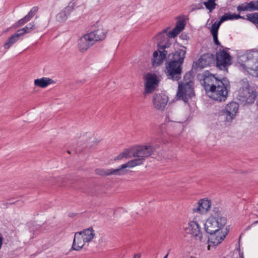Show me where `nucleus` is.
Here are the masks:
<instances>
[{
	"label": "nucleus",
	"instance_id": "nucleus-53",
	"mask_svg": "<svg viewBox=\"0 0 258 258\" xmlns=\"http://www.w3.org/2000/svg\"><path fill=\"white\" fill-rule=\"evenodd\" d=\"M190 258H196V257H193V256H191V257H190Z\"/></svg>",
	"mask_w": 258,
	"mask_h": 258
},
{
	"label": "nucleus",
	"instance_id": "nucleus-17",
	"mask_svg": "<svg viewBox=\"0 0 258 258\" xmlns=\"http://www.w3.org/2000/svg\"><path fill=\"white\" fill-rule=\"evenodd\" d=\"M225 236L226 235L222 231H218L216 234L211 235L208 240L209 243L208 249L210 250L211 246H215L221 243L224 239Z\"/></svg>",
	"mask_w": 258,
	"mask_h": 258
},
{
	"label": "nucleus",
	"instance_id": "nucleus-5",
	"mask_svg": "<svg viewBox=\"0 0 258 258\" xmlns=\"http://www.w3.org/2000/svg\"><path fill=\"white\" fill-rule=\"evenodd\" d=\"M215 89L210 90V97L214 100L222 102L225 101L227 97L228 88L230 87L229 81L226 78H222L221 81L217 82Z\"/></svg>",
	"mask_w": 258,
	"mask_h": 258
},
{
	"label": "nucleus",
	"instance_id": "nucleus-37",
	"mask_svg": "<svg viewBox=\"0 0 258 258\" xmlns=\"http://www.w3.org/2000/svg\"><path fill=\"white\" fill-rule=\"evenodd\" d=\"M133 151L132 149H126L123 152H122V155L123 156V158H130L133 157L132 156L130 155V154L131 153L132 154V152Z\"/></svg>",
	"mask_w": 258,
	"mask_h": 258
},
{
	"label": "nucleus",
	"instance_id": "nucleus-6",
	"mask_svg": "<svg viewBox=\"0 0 258 258\" xmlns=\"http://www.w3.org/2000/svg\"><path fill=\"white\" fill-rule=\"evenodd\" d=\"M158 51H155L153 53V64L159 66L161 64L163 60L166 58L168 51L166 48L170 47V44L168 42H165L163 38L157 39Z\"/></svg>",
	"mask_w": 258,
	"mask_h": 258
},
{
	"label": "nucleus",
	"instance_id": "nucleus-23",
	"mask_svg": "<svg viewBox=\"0 0 258 258\" xmlns=\"http://www.w3.org/2000/svg\"><path fill=\"white\" fill-rule=\"evenodd\" d=\"M257 53L253 51H249L243 55L242 57L245 59L246 66L248 62L251 64L257 63V58L255 55Z\"/></svg>",
	"mask_w": 258,
	"mask_h": 258
},
{
	"label": "nucleus",
	"instance_id": "nucleus-42",
	"mask_svg": "<svg viewBox=\"0 0 258 258\" xmlns=\"http://www.w3.org/2000/svg\"><path fill=\"white\" fill-rule=\"evenodd\" d=\"M3 237L2 234L0 233V249L2 248L3 245Z\"/></svg>",
	"mask_w": 258,
	"mask_h": 258
},
{
	"label": "nucleus",
	"instance_id": "nucleus-44",
	"mask_svg": "<svg viewBox=\"0 0 258 258\" xmlns=\"http://www.w3.org/2000/svg\"><path fill=\"white\" fill-rule=\"evenodd\" d=\"M122 158H123V156L122 155V153H121L120 154H119L116 157V158L115 159V160H120V159H122Z\"/></svg>",
	"mask_w": 258,
	"mask_h": 258
},
{
	"label": "nucleus",
	"instance_id": "nucleus-4",
	"mask_svg": "<svg viewBox=\"0 0 258 258\" xmlns=\"http://www.w3.org/2000/svg\"><path fill=\"white\" fill-rule=\"evenodd\" d=\"M194 82L191 80L190 75L186 74L182 82L179 83L176 96L177 99L187 102L189 99L195 96Z\"/></svg>",
	"mask_w": 258,
	"mask_h": 258
},
{
	"label": "nucleus",
	"instance_id": "nucleus-45",
	"mask_svg": "<svg viewBox=\"0 0 258 258\" xmlns=\"http://www.w3.org/2000/svg\"><path fill=\"white\" fill-rule=\"evenodd\" d=\"M23 18L27 23L31 20V19L28 16H27V15H26Z\"/></svg>",
	"mask_w": 258,
	"mask_h": 258
},
{
	"label": "nucleus",
	"instance_id": "nucleus-54",
	"mask_svg": "<svg viewBox=\"0 0 258 258\" xmlns=\"http://www.w3.org/2000/svg\"><path fill=\"white\" fill-rule=\"evenodd\" d=\"M257 105H258V101L257 102Z\"/></svg>",
	"mask_w": 258,
	"mask_h": 258
},
{
	"label": "nucleus",
	"instance_id": "nucleus-11",
	"mask_svg": "<svg viewBox=\"0 0 258 258\" xmlns=\"http://www.w3.org/2000/svg\"><path fill=\"white\" fill-rule=\"evenodd\" d=\"M169 101L168 96L164 93H155L152 98L154 107L157 110L163 111Z\"/></svg>",
	"mask_w": 258,
	"mask_h": 258
},
{
	"label": "nucleus",
	"instance_id": "nucleus-21",
	"mask_svg": "<svg viewBox=\"0 0 258 258\" xmlns=\"http://www.w3.org/2000/svg\"><path fill=\"white\" fill-rule=\"evenodd\" d=\"M78 233L82 237V238L86 242H90L95 236L94 230L92 227H89L83 231L78 232Z\"/></svg>",
	"mask_w": 258,
	"mask_h": 258
},
{
	"label": "nucleus",
	"instance_id": "nucleus-33",
	"mask_svg": "<svg viewBox=\"0 0 258 258\" xmlns=\"http://www.w3.org/2000/svg\"><path fill=\"white\" fill-rule=\"evenodd\" d=\"M247 3L245 2L243 4H240V5L237 7V11L238 13H240L242 12L245 11H249V9L248 8L247 5H246Z\"/></svg>",
	"mask_w": 258,
	"mask_h": 258
},
{
	"label": "nucleus",
	"instance_id": "nucleus-3",
	"mask_svg": "<svg viewBox=\"0 0 258 258\" xmlns=\"http://www.w3.org/2000/svg\"><path fill=\"white\" fill-rule=\"evenodd\" d=\"M154 150L155 149L153 147L148 145L140 146L133 149L132 155L135 159L122 164V168H131L143 164L145 159L150 157L153 153Z\"/></svg>",
	"mask_w": 258,
	"mask_h": 258
},
{
	"label": "nucleus",
	"instance_id": "nucleus-20",
	"mask_svg": "<svg viewBox=\"0 0 258 258\" xmlns=\"http://www.w3.org/2000/svg\"><path fill=\"white\" fill-rule=\"evenodd\" d=\"M85 242H86L77 232L75 234L72 249L74 250L79 251L83 248Z\"/></svg>",
	"mask_w": 258,
	"mask_h": 258
},
{
	"label": "nucleus",
	"instance_id": "nucleus-2",
	"mask_svg": "<svg viewBox=\"0 0 258 258\" xmlns=\"http://www.w3.org/2000/svg\"><path fill=\"white\" fill-rule=\"evenodd\" d=\"M226 222V218L222 216V210L214 207L211 216L205 224V230L210 235L216 234L223 228Z\"/></svg>",
	"mask_w": 258,
	"mask_h": 258
},
{
	"label": "nucleus",
	"instance_id": "nucleus-19",
	"mask_svg": "<svg viewBox=\"0 0 258 258\" xmlns=\"http://www.w3.org/2000/svg\"><path fill=\"white\" fill-rule=\"evenodd\" d=\"M107 31L106 30L102 28H98L97 30L92 31L88 33L89 35L92 39H93V41L95 43L97 41H102L106 37Z\"/></svg>",
	"mask_w": 258,
	"mask_h": 258
},
{
	"label": "nucleus",
	"instance_id": "nucleus-51",
	"mask_svg": "<svg viewBox=\"0 0 258 258\" xmlns=\"http://www.w3.org/2000/svg\"><path fill=\"white\" fill-rule=\"evenodd\" d=\"M168 255V253H167L165 256H164V257L163 258H167Z\"/></svg>",
	"mask_w": 258,
	"mask_h": 258
},
{
	"label": "nucleus",
	"instance_id": "nucleus-39",
	"mask_svg": "<svg viewBox=\"0 0 258 258\" xmlns=\"http://www.w3.org/2000/svg\"><path fill=\"white\" fill-rule=\"evenodd\" d=\"M26 34V33H24L23 29H20L18 30L16 33H15V35H16L19 38L20 36H23Z\"/></svg>",
	"mask_w": 258,
	"mask_h": 258
},
{
	"label": "nucleus",
	"instance_id": "nucleus-46",
	"mask_svg": "<svg viewBox=\"0 0 258 258\" xmlns=\"http://www.w3.org/2000/svg\"><path fill=\"white\" fill-rule=\"evenodd\" d=\"M255 10L258 11V1H255Z\"/></svg>",
	"mask_w": 258,
	"mask_h": 258
},
{
	"label": "nucleus",
	"instance_id": "nucleus-40",
	"mask_svg": "<svg viewBox=\"0 0 258 258\" xmlns=\"http://www.w3.org/2000/svg\"><path fill=\"white\" fill-rule=\"evenodd\" d=\"M213 37V40L215 43V44L218 46H221L220 42L219 41L218 39V34H214L212 35Z\"/></svg>",
	"mask_w": 258,
	"mask_h": 258
},
{
	"label": "nucleus",
	"instance_id": "nucleus-15",
	"mask_svg": "<svg viewBox=\"0 0 258 258\" xmlns=\"http://www.w3.org/2000/svg\"><path fill=\"white\" fill-rule=\"evenodd\" d=\"M122 165H120L117 169H96L95 171L96 174L102 176H106L111 175H121L125 173L124 170L125 168H122Z\"/></svg>",
	"mask_w": 258,
	"mask_h": 258
},
{
	"label": "nucleus",
	"instance_id": "nucleus-8",
	"mask_svg": "<svg viewBox=\"0 0 258 258\" xmlns=\"http://www.w3.org/2000/svg\"><path fill=\"white\" fill-rule=\"evenodd\" d=\"M239 99L247 103L251 104L254 102L256 98V92L250 88L248 82H243L242 86L238 91Z\"/></svg>",
	"mask_w": 258,
	"mask_h": 258
},
{
	"label": "nucleus",
	"instance_id": "nucleus-14",
	"mask_svg": "<svg viewBox=\"0 0 258 258\" xmlns=\"http://www.w3.org/2000/svg\"><path fill=\"white\" fill-rule=\"evenodd\" d=\"M94 44L93 39L91 38L88 33L84 35L78 41V48L82 52L86 51Z\"/></svg>",
	"mask_w": 258,
	"mask_h": 258
},
{
	"label": "nucleus",
	"instance_id": "nucleus-38",
	"mask_svg": "<svg viewBox=\"0 0 258 258\" xmlns=\"http://www.w3.org/2000/svg\"><path fill=\"white\" fill-rule=\"evenodd\" d=\"M246 5L248 6L249 12L256 11L254 1H250L249 3H247Z\"/></svg>",
	"mask_w": 258,
	"mask_h": 258
},
{
	"label": "nucleus",
	"instance_id": "nucleus-27",
	"mask_svg": "<svg viewBox=\"0 0 258 258\" xmlns=\"http://www.w3.org/2000/svg\"><path fill=\"white\" fill-rule=\"evenodd\" d=\"M246 20L249 21L258 28V13L255 12L253 13L248 14L246 15Z\"/></svg>",
	"mask_w": 258,
	"mask_h": 258
},
{
	"label": "nucleus",
	"instance_id": "nucleus-43",
	"mask_svg": "<svg viewBox=\"0 0 258 258\" xmlns=\"http://www.w3.org/2000/svg\"><path fill=\"white\" fill-rule=\"evenodd\" d=\"M122 158H123V156L122 155V153H121L120 154H119L116 157V158L115 159V160H120V159H122Z\"/></svg>",
	"mask_w": 258,
	"mask_h": 258
},
{
	"label": "nucleus",
	"instance_id": "nucleus-52",
	"mask_svg": "<svg viewBox=\"0 0 258 258\" xmlns=\"http://www.w3.org/2000/svg\"><path fill=\"white\" fill-rule=\"evenodd\" d=\"M68 153L70 154V151H68Z\"/></svg>",
	"mask_w": 258,
	"mask_h": 258
},
{
	"label": "nucleus",
	"instance_id": "nucleus-48",
	"mask_svg": "<svg viewBox=\"0 0 258 258\" xmlns=\"http://www.w3.org/2000/svg\"><path fill=\"white\" fill-rule=\"evenodd\" d=\"M239 258H244L243 252L239 253Z\"/></svg>",
	"mask_w": 258,
	"mask_h": 258
},
{
	"label": "nucleus",
	"instance_id": "nucleus-26",
	"mask_svg": "<svg viewBox=\"0 0 258 258\" xmlns=\"http://www.w3.org/2000/svg\"><path fill=\"white\" fill-rule=\"evenodd\" d=\"M220 114L224 117V120L226 122H231L235 118L236 115H234L233 114L229 111H227L225 109L222 110Z\"/></svg>",
	"mask_w": 258,
	"mask_h": 258
},
{
	"label": "nucleus",
	"instance_id": "nucleus-9",
	"mask_svg": "<svg viewBox=\"0 0 258 258\" xmlns=\"http://www.w3.org/2000/svg\"><path fill=\"white\" fill-rule=\"evenodd\" d=\"M185 27L184 21L182 20H178L176 23L175 27L171 31L167 32V29L163 30L162 32L158 33L156 36V39H159L163 38L165 42H168L169 38H174L177 36L180 32L184 29Z\"/></svg>",
	"mask_w": 258,
	"mask_h": 258
},
{
	"label": "nucleus",
	"instance_id": "nucleus-50",
	"mask_svg": "<svg viewBox=\"0 0 258 258\" xmlns=\"http://www.w3.org/2000/svg\"><path fill=\"white\" fill-rule=\"evenodd\" d=\"M258 224V221H255L253 222V224Z\"/></svg>",
	"mask_w": 258,
	"mask_h": 258
},
{
	"label": "nucleus",
	"instance_id": "nucleus-24",
	"mask_svg": "<svg viewBox=\"0 0 258 258\" xmlns=\"http://www.w3.org/2000/svg\"><path fill=\"white\" fill-rule=\"evenodd\" d=\"M244 16H241L239 14H231L230 13H225L220 18V22H223L229 20H237L238 19H246Z\"/></svg>",
	"mask_w": 258,
	"mask_h": 258
},
{
	"label": "nucleus",
	"instance_id": "nucleus-13",
	"mask_svg": "<svg viewBox=\"0 0 258 258\" xmlns=\"http://www.w3.org/2000/svg\"><path fill=\"white\" fill-rule=\"evenodd\" d=\"M159 81L155 74L148 73L146 77L145 92L144 94L153 92L158 86Z\"/></svg>",
	"mask_w": 258,
	"mask_h": 258
},
{
	"label": "nucleus",
	"instance_id": "nucleus-25",
	"mask_svg": "<svg viewBox=\"0 0 258 258\" xmlns=\"http://www.w3.org/2000/svg\"><path fill=\"white\" fill-rule=\"evenodd\" d=\"M239 108V104L236 102H231L228 104L225 107L224 109L227 111L232 113L234 115H236Z\"/></svg>",
	"mask_w": 258,
	"mask_h": 258
},
{
	"label": "nucleus",
	"instance_id": "nucleus-47",
	"mask_svg": "<svg viewBox=\"0 0 258 258\" xmlns=\"http://www.w3.org/2000/svg\"><path fill=\"white\" fill-rule=\"evenodd\" d=\"M14 203H15L14 202H13V203H5L4 204V205L6 206V207H8V205H12V204H13Z\"/></svg>",
	"mask_w": 258,
	"mask_h": 258
},
{
	"label": "nucleus",
	"instance_id": "nucleus-28",
	"mask_svg": "<svg viewBox=\"0 0 258 258\" xmlns=\"http://www.w3.org/2000/svg\"><path fill=\"white\" fill-rule=\"evenodd\" d=\"M19 38L15 35V34H13L11 36L8 40L4 43V47L5 49H8L10 48V47L15 43Z\"/></svg>",
	"mask_w": 258,
	"mask_h": 258
},
{
	"label": "nucleus",
	"instance_id": "nucleus-22",
	"mask_svg": "<svg viewBox=\"0 0 258 258\" xmlns=\"http://www.w3.org/2000/svg\"><path fill=\"white\" fill-rule=\"evenodd\" d=\"M55 82L52 79L43 77L41 79H37L35 80L34 84L35 85L44 88L48 86L49 85L54 84Z\"/></svg>",
	"mask_w": 258,
	"mask_h": 258
},
{
	"label": "nucleus",
	"instance_id": "nucleus-30",
	"mask_svg": "<svg viewBox=\"0 0 258 258\" xmlns=\"http://www.w3.org/2000/svg\"><path fill=\"white\" fill-rule=\"evenodd\" d=\"M24 33L26 34L31 32L33 30L36 29V26L34 22L30 23L28 25L26 26L23 28Z\"/></svg>",
	"mask_w": 258,
	"mask_h": 258
},
{
	"label": "nucleus",
	"instance_id": "nucleus-32",
	"mask_svg": "<svg viewBox=\"0 0 258 258\" xmlns=\"http://www.w3.org/2000/svg\"><path fill=\"white\" fill-rule=\"evenodd\" d=\"M222 22H220V20L218 22H215L212 24L211 29V32L212 35L218 34V29L221 24Z\"/></svg>",
	"mask_w": 258,
	"mask_h": 258
},
{
	"label": "nucleus",
	"instance_id": "nucleus-10",
	"mask_svg": "<svg viewBox=\"0 0 258 258\" xmlns=\"http://www.w3.org/2000/svg\"><path fill=\"white\" fill-rule=\"evenodd\" d=\"M203 82L202 84L206 91L213 90L215 89V85L218 82L221 81V79H219L215 75L210 74L208 71L205 72L202 75Z\"/></svg>",
	"mask_w": 258,
	"mask_h": 258
},
{
	"label": "nucleus",
	"instance_id": "nucleus-29",
	"mask_svg": "<svg viewBox=\"0 0 258 258\" xmlns=\"http://www.w3.org/2000/svg\"><path fill=\"white\" fill-rule=\"evenodd\" d=\"M69 15V13L63 9L56 15V20L59 22H64L67 19Z\"/></svg>",
	"mask_w": 258,
	"mask_h": 258
},
{
	"label": "nucleus",
	"instance_id": "nucleus-16",
	"mask_svg": "<svg viewBox=\"0 0 258 258\" xmlns=\"http://www.w3.org/2000/svg\"><path fill=\"white\" fill-rule=\"evenodd\" d=\"M211 206V200L203 199L197 203V206L192 210L194 213H206Z\"/></svg>",
	"mask_w": 258,
	"mask_h": 258
},
{
	"label": "nucleus",
	"instance_id": "nucleus-1",
	"mask_svg": "<svg viewBox=\"0 0 258 258\" xmlns=\"http://www.w3.org/2000/svg\"><path fill=\"white\" fill-rule=\"evenodd\" d=\"M186 49V47L182 45L180 48L168 54L166 70L168 79L176 81L181 79L182 66L185 58Z\"/></svg>",
	"mask_w": 258,
	"mask_h": 258
},
{
	"label": "nucleus",
	"instance_id": "nucleus-18",
	"mask_svg": "<svg viewBox=\"0 0 258 258\" xmlns=\"http://www.w3.org/2000/svg\"><path fill=\"white\" fill-rule=\"evenodd\" d=\"M215 60L214 54L207 53L202 55L199 59L197 65L200 68H204L206 66H210Z\"/></svg>",
	"mask_w": 258,
	"mask_h": 258
},
{
	"label": "nucleus",
	"instance_id": "nucleus-41",
	"mask_svg": "<svg viewBox=\"0 0 258 258\" xmlns=\"http://www.w3.org/2000/svg\"><path fill=\"white\" fill-rule=\"evenodd\" d=\"M26 23H27L26 21H25V20L23 18L18 21V22L17 23V26L20 27V26H23Z\"/></svg>",
	"mask_w": 258,
	"mask_h": 258
},
{
	"label": "nucleus",
	"instance_id": "nucleus-31",
	"mask_svg": "<svg viewBox=\"0 0 258 258\" xmlns=\"http://www.w3.org/2000/svg\"><path fill=\"white\" fill-rule=\"evenodd\" d=\"M204 5L208 10H210V11H212L214 9L216 6L215 0H208L207 2H204Z\"/></svg>",
	"mask_w": 258,
	"mask_h": 258
},
{
	"label": "nucleus",
	"instance_id": "nucleus-7",
	"mask_svg": "<svg viewBox=\"0 0 258 258\" xmlns=\"http://www.w3.org/2000/svg\"><path fill=\"white\" fill-rule=\"evenodd\" d=\"M227 48L224 49L223 46H221L218 52L216 54V60L217 67L221 70L228 71V67L232 63L231 56L226 50Z\"/></svg>",
	"mask_w": 258,
	"mask_h": 258
},
{
	"label": "nucleus",
	"instance_id": "nucleus-35",
	"mask_svg": "<svg viewBox=\"0 0 258 258\" xmlns=\"http://www.w3.org/2000/svg\"><path fill=\"white\" fill-rule=\"evenodd\" d=\"M76 6V2L74 0L71 1L64 9L70 14V13L74 10L75 6Z\"/></svg>",
	"mask_w": 258,
	"mask_h": 258
},
{
	"label": "nucleus",
	"instance_id": "nucleus-34",
	"mask_svg": "<svg viewBox=\"0 0 258 258\" xmlns=\"http://www.w3.org/2000/svg\"><path fill=\"white\" fill-rule=\"evenodd\" d=\"M247 68L255 72V76L258 77V63L254 64H251L248 63L247 64Z\"/></svg>",
	"mask_w": 258,
	"mask_h": 258
},
{
	"label": "nucleus",
	"instance_id": "nucleus-12",
	"mask_svg": "<svg viewBox=\"0 0 258 258\" xmlns=\"http://www.w3.org/2000/svg\"><path fill=\"white\" fill-rule=\"evenodd\" d=\"M187 226V227L184 228V230L187 233H189L196 240L202 241L203 234L201 227L198 222L191 221L188 222Z\"/></svg>",
	"mask_w": 258,
	"mask_h": 258
},
{
	"label": "nucleus",
	"instance_id": "nucleus-36",
	"mask_svg": "<svg viewBox=\"0 0 258 258\" xmlns=\"http://www.w3.org/2000/svg\"><path fill=\"white\" fill-rule=\"evenodd\" d=\"M38 11V8L37 7H34L31 9L27 15L31 19L37 13Z\"/></svg>",
	"mask_w": 258,
	"mask_h": 258
},
{
	"label": "nucleus",
	"instance_id": "nucleus-49",
	"mask_svg": "<svg viewBox=\"0 0 258 258\" xmlns=\"http://www.w3.org/2000/svg\"><path fill=\"white\" fill-rule=\"evenodd\" d=\"M140 255H139V254H136V255H135V256H134V258H140Z\"/></svg>",
	"mask_w": 258,
	"mask_h": 258
}]
</instances>
